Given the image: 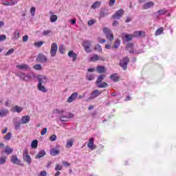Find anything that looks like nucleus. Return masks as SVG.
Returning <instances> with one entry per match:
<instances>
[{
	"label": "nucleus",
	"mask_w": 176,
	"mask_h": 176,
	"mask_svg": "<svg viewBox=\"0 0 176 176\" xmlns=\"http://www.w3.org/2000/svg\"><path fill=\"white\" fill-rule=\"evenodd\" d=\"M38 84L37 85V89L39 90V91H41L42 93H47V89H46V87L42 85H45V83L47 82V78L45 76L38 75L36 77Z\"/></svg>",
	"instance_id": "1"
},
{
	"label": "nucleus",
	"mask_w": 176,
	"mask_h": 176,
	"mask_svg": "<svg viewBox=\"0 0 176 176\" xmlns=\"http://www.w3.org/2000/svg\"><path fill=\"white\" fill-rule=\"evenodd\" d=\"M23 160L25 163H27L28 166H31V163H32V158L31 156L28 155V149L25 148L23 151Z\"/></svg>",
	"instance_id": "2"
},
{
	"label": "nucleus",
	"mask_w": 176,
	"mask_h": 176,
	"mask_svg": "<svg viewBox=\"0 0 176 176\" xmlns=\"http://www.w3.org/2000/svg\"><path fill=\"white\" fill-rule=\"evenodd\" d=\"M103 32L107 38V39H109L111 42L115 39L113 37V33H112V31L109 30L108 28H103Z\"/></svg>",
	"instance_id": "3"
},
{
	"label": "nucleus",
	"mask_w": 176,
	"mask_h": 176,
	"mask_svg": "<svg viewBox=\"0 0 176 176\" xmlns=\"http://www.w3.org/2000/svg\"><path fill=\"white\" fill-rule=\"evenodd\" d=\"M130 63V58L126 56L120 62V65L122 68H123L124 71H126L127 69V64Z\"/></svg>",
	"instance_id": "4"
},
{
	"label": "nucleus",
	"mask_w": 176,
	"mask_h": 176,
	"mask_svg": "<svg viewBox=\"0 0 176 176\" xmlns=\"http://www.w3.org/2000/svg\"><path fill=\"white\" fill-rule=\"evenodd\" d=\"M82 45L84 47L85 51L87 53H91V50H90V46H91V43L90 42V41L88 40H85L82 42Z\"/></svg>",
	"instance_id": "5"
},
{
	"label": "nucleus",
	"mask_w": 176,
	"mask_h": 176,
	"mask_svg": "<svg viewBox=\"0 0 176 176\" xmlns=\"http://www.w3.org/2000/svg\"><path fill=\"white\" fill-rule=\"evenodd\" d=\"M74 118V114L71 113H66L65 116H60V122H69V119Z\"/></svg>",
	"instance_id": "6"
},
{
	"label": "nucleus",
	"mask_w": 176,
	"mask_h": 176,
	"mask_svg": "<svg viewBox=\"0 0 176 176\" xmlns=\"http://www.w3.org/2000/svg\"><path fill=\"white\" fill-rule=\"evenodd\" d=\"M102 93V91H100L98 89L94 90L91 94V96L87 99V101H91V100H94L96 97H98Z\"/></svg>",
	"instance_id": "7"
},
{
	"label": "nucleus",
	"mask_w": 176,
	"mask_h": 176,
	"mask_svg": "<svg viewBox=\"0 0 176 176\" xmlns=\"http://www.w3.org/2000/svg\"><path fill=\"white\" fill-rule=\"evenodd\" d=\"M124 14V10H123V9H120L113 15H112L111 19H113L114 20H119Z\"/></svg>",
	"instance_id": "8"
},
{
	"label": "nucleus",
	"mask_w": 176,
	"mask_h": 176,
	"mask_svg": "<svg viewBox=\"0 0 176 176\" xmlns=\"http://www.w3.org/2000/svg\"><path fill=\"white\" fill-rule=\"evenodd\" d=\"M58 47L57 46V43H53L51 45L50 54L51 57H56V54H57V49Z\"/></svg>",
	"instance_id": "9"
},
{
	"label": "nucleus",
	"mask_w": 176,
	"mask_h": 176,
	"mask_svg": "<svg viewBox=\"0 0 176 176\" xmlns=\"http://www.w3.org/2000/svg\"><path fill=\"white\" fill-rule=\"evenodd\" d=\"M36 60L37 63H43L47 61V57H46L43 54H38Z\"/></svg>",
	"instance_id": "10"
},
{
	"label": "nucleus",
	"mask_w": 176,
	"mask_h": 176,
	"mask_svg": "<svg viewBox=\"0 0 176 176\" xmlns=\"http://www.w3.org/2000/svg\"><path fill=\"white\" fill-rule=\"evenodd\" d=\"M133 38H134L133 34L122 33V39L123 41H126V42H130L133 41Z\"/></svg>",
	"instance_id": "11"
},
{
	"label": "nucleus",
	"mask_w": 176,
	"mask_h": 176,
	"mask_svg": "<svg viewBox=\"0 0 176 176\" xmlns=\"http://www.w3.org/2000/svg\"><path fill=\"white\" fill-rule=\"evenodd\" d=\"M87 146L89 148V149H91V151H94V149L97 148V146L94 145V138H89Z\"/></svg>",
	"instance_id": "12"
},
{
	"label": "nucleus",
	"mask_w": 176,
	"mask_h": 176,
	"mask_svg": "<svg viewBox=\"0 0 176 176\" xmlns=\"http://www.w3.org/2000/svg\"><path fill=\"white\" fill-rule=\"evenodd\" d=\"M77 98L78 92H74L68 98L67 102H69V104H71V102H74Z\"/></svg>",
	"instance_id": "13"
},
{
	"label": "nucleus",
	"mask_w": 176,
	"mask_h": 176,
	"mask_svg": "<svg viewBox=\"0 0 176 176\" xmlns=\"http://www.w3.org/2000/svg\"><path fill=\"white\" fill-rule=\"evenodd\" d=\"M30 120H31L30 116H23L21 119V124H27L30 123Z\"/></svg>",
	"instance_id": "14"
},
{
	"label": "nucleus",
	"mask_w": 176,
	"mask_h": 176,
	"mask_svg": "<svg viewBox=\"0 0 176 176\" xmlns=\"http://www.w3.org/2000/svg\"><path fill=\"white\" fill-rule=\"evenodd\" d=\"M11 162L14 164H17L18 166H21V161H20V160H19V158L16 155H12V156Z\"/></svg>",
	"instance_id": "15"
},
{
	"label": "nucleus",
	"mask_w": 176,
	"mask_h": 176,
	"mask_svg": "<svg viewBox=\"0 0 176 176\" xmlns=\"http://www.w3.org/2000/svg\"><path fill=\"white\" fill-rule=\"evenodd\" d=\"M153 6H155V3H153V1H148L143 6V9L146 10L151 9V8H153Z\"/></svg>",
	"instance_id": "16"
},
{
	"label": "nucleus",
	"mask_w": 176,
	"mask_h": 176,
	"mask_svg": "<svg viewBox=\"0 0 176 176\" xmlns=\"http://www.w3.org/2000/svg\"><path fill=\"white\" fill-rule=\"evenodd\" d=\"M110 79H111L113 82H119V80H120V76H119L118 74L115 73L110 76Z\"/></svg>",
	"instance_id": "17"
},
{
	"label": "nucleus",
	"mask_w": 176,
	"mask_h": 176,
	"mask_svg": "<svg viewBox=\"0 0 176 176\" xmlns=\"http://www.w3.org/2000/svg\"><path fill=\"white\" fill-rule=\"evenodd\" d=\"M67 55L69 56V57L72 58V61H76V58L78 57V55L75 52H74V51H69Z\"/></svg>",
	"instance_id": "18"
},
{
	"label": "nucleus",
	"mask_w": 176,
	"mask_h": 176,
	"mask_svg": "<svg viewBox=\"0 0 176 176\" xmlns=\"http://www.w3.org/2000/svg\"><path fill=\"white\" fill-rule=\"evenodd\" d=\"M105 71H107V68L104 66L98 65L96 67V72H98V74H104Z\"/></svg>",
	"instance_id": "19"
},
{
	"label": "nucleus",
	"mask_w": 176,
	"mask_h": 176,
	"mask_svg": "<svg viewBox=\"0 0 176 176\" xmlns=\"http://www.w3.org/2000/svg\"><path fill=\"white\" fill-rule=\"evenodd\" d=\"M133 38H138V36H145V32L136 31L133 32Z\"/></svg>",
	"instance_id": "20"
},
{
	"label": "nucleus",
	"mask_w": 176,
	"mask_h": 176,
	"mask_svg": "<svg viewBox=\"0 0 176 176\" xmlns=\"http://www.w3.org/2000/svg\"><path fill=\"white\" fill-rule=\"evenodd\" d=\"M16 3H17V1H14L13 0H10V1H4L3 2V5H4L5 6H13L16 5Z\"/></svg>",
	"instance_id": "21"
},
{
	"label": "nucleus",
	"mask_w": 176,
	"mask_h": 176,
	"mask_svg": "<svg viewBox=\"0 0 176 176\" xmlns=\"http://www.w3.org/2000/svg\"><path fill=\"white\" fill-rule=\"evenodd\" d=\"M16 68L19 69H23L24 71H28V69H30V66L27 64H22L16 65Z\"/></svg>",
	"instance_id": "22"
},
{
	"label": "nucleus",
	"mask_w": 176,
	"mask_h": 176,
	"mask_svg": "<svg viewBox=\"0 0 176 176\" xmlns=\"http://www.w3.org/2000/svg\"><path fill=\"white\" fill-rule=\"evenodd\" d=\"M134 44L133 43H129L126 45V49L129 50V53H134Z\"/></svg>",
	"instance_id": "23"
},
{
	"label": "nucleus",
	"mask_w": 176,
	"mask_h": 176,
	"mask_svg": "<svg viewBox=\"0 0 176 176\" xmlns=\"http://www.w3.org/2000/svg\"><path fill=\"white\" fill-rule=\"evenodd\" d=\"M9 113V111L7 109H2L0 110V118H4Z\"/></svg>",
	"instance_id": "24"
},
{
	"label": "nucleus",
	"mask_w": 176,
	"mask_h": 176,
	"mask_svg": "<svg viewBox=\"0 0 176 176\" xmlns=\"http://www.w3.org/2000/svg\"><path fill=\"white\" fill-rule=\"evenodd\" d=\"M105 76H106L105 74H100L97 78L96 85L101 83V82H102V80L105 79Z\"/></svg>",
	"instance_id": "25"
},
{
	"label": "nucleus",
	"mask_w": 176,
	"mask_h": 176,
	"mask_svg": "<svg viewBox=\"0 0 176 176\" xmlns=\"http://www.w3.org/2000/svg\"><path fill=\"white\" fill-rule=\"evenodd\" d=\"M164 32V28L163 27H160V28H158L155 33V36H159V35H162V34H163V32Z\"/></svg>",
	"instance_id": "26"
},
{
	"label": "nucleus",
	"mask_w": 176,
	"mask_h": 176,
	"mask_svg": "<svg viewBox=\"0 0 176 176\" xmlns=\"http://www.w3.org/2000/svg\"><path fill=\"white\" fill-rule=\"evenodd\" d=\"M45 155H46V151H45V150H43L36 155L35 159H41V157H43Z\"/></svg>",
	"instance_id": "27"
},
{
	"label": "nucleus",
	"mask_w": 176,
	"mask_h": 176,
	"mask_svg": "<svg viewBox=\"0 0 176 176\" xmlns=\"http://www.w3.org/2000/svg\"><path fill=\"white\" fill-rule=\"evenodd\" d=\"M100 6H101V1H96L91 5V8L92 9H97V8H100Z\"/></svg>",
	"instance_id": "28"
},
{
	"label": "nucleus",
	"mask_w": 176,
	"mask_h": 176,
	"mask_svg": "<svg viewBox=\"0 0 176 176\" xmlns=\"http://www.w3.org/2000/svg\"><path fill=\"white\" fill-rule=\"evenodd\" d=\"M58 153H60V151L57 148H52L50 151L52 156H56V155H58Z\"/></svg>",
	"instance_id": "29"
},
{
	"label": "nucleus",
	"mask_w": 176,
	"mask_h": 176,
	"mask_svg": "<svg viewBox=\"0 0 176 176\" xmlns=\"http://www.w3.org/2000/svg\"><path fill=\"white\" fill-rule=\"evenodd\" d=\"M12 111L14 112H17V113H20V112H21L23 111V107H21L20 106H15L12 109Z\"/></svg>",
	"instance_id": "30"
},
{
	"label": "nucleus",
	"mask_w": 176,
	"mask_h": 176,
	"mask_svg": "<svg viewBox=\"0 0 176 176\" xmlns=\"http://www.w3.org/2000/svg\"><path fill=\"white\" fill-rule=\"evenodd\" d=\"M120 40L116 39L113 45V49H118L120 46Z\"/></svg>",
	"instance_id": "31"
},
{
	"label": "nucleus",
	"mask_w": 176,
	"mask_h": 176,
	"mask_svg": "<svg viewBox=\"0 0 176 176\" xmlns=\"http://www.w3.org/2000/svg\"><path fill=\"white\" fill-rule=\"evenodd\" d=\"M73 145H74V140L70 139L66 143V148H72Z\"/></svg>",
	"instance_id": "32"
},
{
	"label": "nucleus",
	"mask_w": 176,
	"mask_h": 176,
	"mask_svg": "<svg viewBox=\"0 0 176 176\" xmlns=\"http://www.w3.org/2000/svg\"><path fill=\"white\" fill-rule=\"evenodd\" d=\"M99 89H104L105 87H108V83L107 82H100L99 84H96Z\"/></svg>",
	"instance_id": "33"
},
{
	"label": "nucleus",
	"mask_w": 176,
	"mask_h": 176,
	"mask_svg": "<svg viewBox=\"0 0 176 176\" xmlns=\"http://www.w3.org/2000/svg\"><path fill=\"white\" fill-rule=\"evenodd\" d=\"M31 148H32V149H36V148H38V140H34L32 142Z\"/></svg>",
	"instance_id": "34"
},
{
	"label": "nucleus",
	"mask_w": 176,
	"mask_h": 176,
	"mask_svg": "<svg viewBox=\"0 0 176 176\" xmlns=\"http://www.w3.org/2000/svg\"><path fill=\"white\" fill-rule=\"evenodd\" d=\"M5 153H7V155H11V153H13V148L6 146L5 149Z\"/></svg>",
	"instance_id": "35"
},
{
	"label": "nucleus",
	"mask_w": 176,
	"mask_h": 176,
	"mask_svg": "<svg viewBox=\"0 0 176 176\" xmlns=\"http://www.w3.org/2000/svg\"><path fill=\"white\" fill-rule=\"evenodd\" d=\"M100 60V56L98 55L94 54L92 57L90 58V61L95 62Z\"/></svg>",
	"instance_id": "36"
},
{
	"label": "nucleus",
	"mask_w": 176,
	"mask_h": 176,
	"mask_svg": "<svg viewBox=\"0 0 176 176\" xmlns=\"http://www.w3.org/2000/svg\"><path fill=\"white\" fill-rule=\"evenodd\" d=\"M33 68L36 69V71H42V65L41 64L34 65Z\"/></svg>",
	"instance_id": "37"
},
{
	"label": "nucleus",
	"mask_w": 176,
	"mask_h": 176,
	"mask_svg": "<svg viewBox=\"0 0 176 176\" xmlns=\"http://www.w3.org/2000/svg\"><path fill=\"white\" fill-rule=\"evenodd\" d=\"M21 124V122L20 121V122L16 121L14 122V129L15 130H19V129H20V126Z\"/></svg>",
	"instance_id": "38"
},
{
	"label": "nucleus",
	"mask_w": 176,
	"mask_h": 176,
	"mask_svg": "<svg viewBox=\"0 0 176 176\" xmlns=\"http://www.w3.org/2000/svg\"><path fill=\"white\" fill-rule=\"evenodd\" d=\"M57 19H58L57 15H52L50 16V21H51V23H56V21H57Z\"/></svg>",
	"instance_id": "39"
},
{
	"label": "nucleus",
	"mask_w": 176,
	"mask_h": 176,
	"mask_svg": "<svg viewBox=\"0 0 176 176\" xmlns=\"http://www.w3.org/2000/svg\"><path fill=\"white\" fill-rule=\"evenodd\" d=\"M4 140H6V141H9L10 140V138H12V133L8 132L5 136H4Z\"/></svg>",
	"instance_id": "40"
},
{
	"label": "nucleus",
	"mask_w": 176,
	"mask_h": 176,
	"mask_svg": "<svg viewBox=\"0 0 176 176\" xmlns=\"http://www.w3.org/2000/svg\"><path fill=\"white\" fill-rule=\"evenodd\" d=\"M64 112H65V110L64 109L60 110L58 109H56L54 110V113L61 114V113H64Z\"/></svg>",
	"instance_id": "41"
},
{
	"label": "nucleus",
	"mask_w": 176,
	"mask_h": 176,
	"mask_svg": "<svg viewBox=\"0 0 176 176\" xmlns=\"http://www.w3.org/2000/svg\"><path fill=\"white\" fill-rule=\"evenodd\" d=\"M87 79L88 80H93L94 79V76H93L90 73H87Z\"/></svg>",
	"instance_id": "42"
},
{
	"label": "nucleus",
	"mask_w": 176,
	"mask_h": 176,
	"mask_svg": "<svg viewBox=\"0 0 176 176\" xmlns=\"http://www.w3.org/2000/svg\"><path fill=\"white\" fill-rule=\"evenodd\" d=\"M94 50L96 52H102V48L101 47V45L100 44H98L95 46Z\"/></svg>",
	"instance_id": "43"
},
{
	"label": "nucleus",
	"mask_w": 176,
	"mask_h": 176,
	"mask_svg": "<svg viewBox=\"0 0 176 176\" xmlns=\"http://www.w3.org/2000/svg\"><path fill=\"white\" fill-rule=\"evenodd\" d=\"M20 38V32L19 31H15L14 32V39H19Z\"/></svg>",
	"instance_id": "44"
},
{
	"label": "nucleus",
	"mask_w": 176,
	"mask_h": 176,
	"mask_svg": "<svg viewBox=\"0 0 176 176\" xmlns=\"http://www.w3.org/2000/svg\"><path fill=\"white\" fill-rule=\"evenodd\" d=\"M96 19H91L88 21L87 24L89 27H91V25H94V24H96Z\"/></svg>",
	"instance_id": "45"
},
{
	"label": "nucleus",
	"mask_w": 176,
	"mask_h": 176,
	"mask_svg": "<svg viewBox=\"0 0 176 176\" xmlns=\"http://www.w3.org/2000/svg\"><path fill=\"white\" fill-rule=\"evenodd\" d=\"M6 163V157L3 156L0 157V164H5Z\"/></svg>",
	"instance_id": "46"
},
{
	"label": "nucleus",
	"mask_w": 176,
	"mask_h": 176,
	"mask_svg": "<svg viewBox=\"0 0 176 176\" xmlns=\"http://www.w3.org/2000/svg\"><path fill=\"white\" fill-rule=\"evenodd\" d=\"M59 52L61 54H64V53H65V48L64 47V45L59 46Z\"/></svg>",
	"instance_id": "47"
},
{
	"label": "nucleus",
	"mask_w": 176,
	"mask_h": 176,
	"mask_svg": "<svg viewBox=\"0 0 176 176\" xmlns=\"http://www.w3.org/2000/svg\"><path fill=\"white\" fill-rule=\"evenodd\" d=\"M42 45H43V41H38V42L34 43V46L36 47H41V46H42Z\"/></svg>",
	"instance_id": "48"
},
{
	"label": "nucleus",
	"mask_w": 176,
	"mask_h": 176,
	"mask_svg": "<svg viewBox=\"0 0 176 176\" xmlns=\"http://www.w3.org/2000/svg\"><path fill=\"white\" fill-rule=\"evenodd\" d=\"M14 52V49L11 48L10 50H8V51L6 53L5 56H10V54H13Z\"/></svg>",
	"instance_id": "49"
},
{
	"label": "nucleus",
	"mask_w": 176,
	"mask_h": 176,
	"mask_svg": "<svg viewBox=\"0 0 176 176\" xmlns=\"http://www.w3.org/2000/svg\"><path fill=\"white\" fill-rule=\"evenodd\" d=\"M157 13L160 14V16H162L163 14H166V13H167V11L166 10H160L157 11Z\"/></svg>",
	"instance_id": "50"
},
{
	"label": "nucleus",
	"mask_w": 176,
	"mask_h": 176,
	"mask_svg": "<svg viewBox=\"0 0 176 176\" xmlns=\"http://www.w3.org/2000/svg\"><path fill=\"white\" fill-rule=\"evenodd\" d=\"M55 170L56 171H61V170H63V166L61 165L56 164Z\"/></svg>",
	"instance_id": "51"
},
{
	"label": "nucleus",
	"mask_w": 176,
	"mask_h": 176,
	"mask_svg": "<svg viewBox=\"0 0 176 176\" xmlns=\"http://www.w3.org/2000/svg\"><path fill=\"white\" fill-rule=\"evenodd\" d=\"M50 141H52V142H54V141H56V140H57V135H51L50 138Z\"/></svg>",
	"instance_id": "52"
},
{
	"label": "nucleus",
	"mask_w": 176,
	"mask_h": 176,
	"mask_svg": "<svg viewBox=\"0 0 176 176\" xmlns=\"http://www.w3.org/2000/svg\"><path fill=\"white\" fill-rule=\"evenodd\" d=\"M21 79H23V80H25V82H27L28 79H26V77H25V74L24 73H21L20 75H19Z\"/></svg>",
	"instance_id": "53"
},
{
	"label": "nucleus",
	"mask_w": 176,
	"mask_h": 176,
	"mask_svg": "<svg viewBox=\"0 0 176 176\" xmlns=\"http://www.w3.org/2000/svg\"><path fill=\"white\" fill-rule=\"evenodd\" d=\"M98 42H99V43H105V42H107V40L101 38V37H98Z\"/></svg>",
	"instance_id": "54"
},
{
	"label": "nucleus",
	"mask_w": 176,
	"mask_h": 176,
	"mask_svg": "<svg viewBox=\"0 0 176 176\" xmlns=\"http://www.w3.org/2000/svg\"><path fill=\"white\" fill-rule=\"evenodd\" d=\"M3 41H6V35L5 34L0 35V42H3Z\"/></svg>",
	"instance_id": "55"
},
{
	"label": "nucleus",
	"mask_w": 176,
	"mask_h": 176,
	"mask_svg": "<svg viewBox=\"0 0 176 176\" xmlns=\"http://www.w3.org/2000/svg\"><path fill=\"white\" fill-rule=\"evenodd\" d=\"M38 176H47V173L45 170H41Z\"/></svg>",
	"instance_id": "56"
},
{
	"label": "nucleus",
	"mask_w": 176,
	"mask_h": 176,
	"mask_svg": "<svg viewBox=\"0 0 176 176\" xmlns=\"http://www.w3.org/2000/svg\"><path fill=\"white\" fill-rule=\"evenodd\" d=\"M116 2V0H109V5L110 7L113 6Z\"/></svg>",
	"instance_id": "57"
},
{
	"label": "nucleus",
	"mask_w": 176,
	"mask_h": 176,
	"mask_svg": "<svg viewBox=\"0 0 176 176\" xmlns=\"http://www.w3.org/2000/svg\"><path fill=\"white\" fill-rule=\"evenodd\" d=\"M106 14H105V12L104 11H100V18L102 19V18L105 17Z\"/></svg>",
	"instance_id": "58"
},
{
	"label": "nucleus",
	"mask_w": 176,
	"mask_h": 176,
	"mask_svg": "<svg viewBox=\"0 0 176 176\" xmlns=\"http://www.w3.org/2000/svg\"><path fill=\"white\" fill-rule=\"evenodd\" d=\"M46 133H47V129L46 128H43V130L41 131V135H45V134H46Z\"/></svg>",
	"instance_id": "59"
},
{
	"label": "nucleus",
	"mask_w": 176,
	"mask_h": 176,
	"mask_svg": "<svg viewBox=\"0 0 176 176\" xmlns=\"http://www.w3.org/2000/svg\"><path fill=\"white\" fill-rule=\"evenodd\" d=\"M30 13L32 16H34L35 14V7H32L30 9Z\"/></svg>",
	"instance_id": "60"
},
{
	"label": "nucleus",
	"mask_w": 176,
	"mask_h": 176,
	"mask_svg": "<svg viewBox=\"0 0 176 176\" xmlns=\"http://www.w3.org/2000/svg\"><path fill=\"white\" fill-rule=\"evenodd\" d=\"M63 166H65L66 167H69V166H71V164L69 163V162H67V161H63Z\"/></svg>",
	"instance_id": "61"
},
{
	"label": "nucleus",
	"mask_w": 176,
	"mask_h": 176,
	"mask_svg": "<svg viewBox=\"0 0 176 176\" xmlns=\"http://www.w3.org/2000/svg\"><path fill=\"white\" fill-rule=\"evenodd\" d=\"M52 32V31L50 30H44L43 32V35L46 36V35H49V34H50Z\"/></svg>",
	"instance_id": "62"
},
{
	"label": "nucleus",
	"mask_w": 176,
	"mask_h": 176,
	"mask_svg": "<svg viewBox=\"0 0 176 176\" xmlns=\"http://www.w3.org/2000/svg\"><path fill=\"white\" fill-rule=\"evenodd\" d=\"M28 41V36L25 35L23 36V42H27Z\"/></svg>",
	"instance_id": "63"
},
{
	"label": "nucleus",
	"mask_w": 176,
	"mask_h": 176,
	"mask_svg": "<svg viewBox=\"0 0 176 176\" xmlns=\"http://www.w3.org/2000/svg\"><path fill=\"white\" fill-rule=\"evenodd\" d=\"M116 25H119V21H114L113 22V27H116Z\"/></svg>",
	"instance_id": "64"
}]
</instances>
